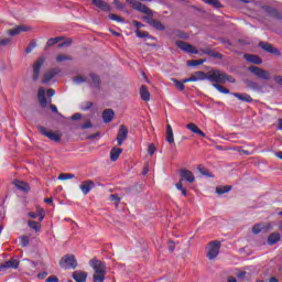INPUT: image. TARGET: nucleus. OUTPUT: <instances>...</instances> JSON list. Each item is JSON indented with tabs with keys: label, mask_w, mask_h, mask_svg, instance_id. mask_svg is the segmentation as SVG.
Instances as JSON below:
<instances>
[{
	"label": "nucleus",
	"mask_w": 282,
	"mask_h": 282,
	"mask_svg": "<svg viewBox=\"0 0 282 282\" xmlns=\"http://www.w3.org/2000/svg\"><path fill=\"white\" fill-rule=\"evenodd\" d=\"M59 265L64 270H76L78 268V261L74 254H66L61 259Z\"/></svg>",
	"instance_id": "f257e3e1"
},
{
	"label": "nucleus",
	"mask_w": 282,
	"mask_h": 282,
	"mask_svg": "<svg viewBox=\"0 0 282 282\" xmlns=\"http://www.w3.org/2000/svg\"><path fill=\"white\" fill-rule=\"evenodd\" d=\"M226 73H221L219 69H215L208 73L207 80L213 83V85H225Z\"/></svg>",
	"instance_id": "f03ea898"
},
{
	"label": "nucleus",
	"mask_w": 282,
	"mask_h": 282,
	"mask_svg": "<svg viewBox=\"0 0 282 282\" xmlns=\"http://www.w3.org/2000/svg\"><path fill=\"white\" fill-rule=\"evenodd\" d=\"M248 72L257 76V78H261L262 80H270V72L259 67V66H249Z\"/></svg>",
	"instance_id": "7ed1b4c3"
},
{
	"label": "nucleus",
	"mask_w": 282,
	"mask_h": 282,
	"mask_svg": "<svg viewBox=\"0 0 282 282\" xmlns=\"http://www.w3.org/2000/svg\"><path fill=\"white\" fill-rule=\"evenodd\" d=\"M37 131L41 133V135H44V138H48V140H52V142H61V134L52 132L43 126H37Z\"/></svg>",
	"instance_id": "20e7f679"
},
{
	"label": "nucleus",
	"mask_w": 282,
	"mask_h": 282,
	"mask_svg": "<svg viewBox=\"0 0 282 282\" xmlns=\"http://www.w3.org/2000/svg\"><path fill=\"white\" fill-rule=\"evenodd\" d=\"M45 65V57H40L36 62L33 63V75L32 82L36 83L39 76H41V68Z\"/></svg>",
	"instance_id": "39448f33"
},
{
	"label": "nucleus",
	"mask_w": 282,
	"mask_h": 282,
	"mask_svg": "<svg viewBox=\"0 0 282 282\" xmlns=\"http://www.w3.org/2000/svg\"><path fill=\"white\" fill-rule=\"evenodd\" d=\"M221 248V242L214 241L209 242V247L207 249V259H216V257L219 254V249Z\"/></svg>",
	"instance_id": "423d86ee"
},
{
	"label": "nucleus",
	"mask_w": 282,
	"mask_h": 282,
	"mask_svg": "<svg viewBox=\"0 0 282 282\" xmlns=\"http://www.w3.org/2000/svg\"><path fill=\"white\" fill-rule=\"evenodd\" d=\"M176 46H178V48L185 52L186 54H199V51H197L195 46L184 41H176Z\"/></svg>",
	"instance_id": "0eeeda50"
},
{
	"label": "nucleus",
	"mask_w": 282,
	"mask_h": 282,
	"mask_svg": "<svg viewBox=\"0 0 282 282\" xmlns=\"http://www.w3.org/2000/svg\"><path fill=\"white\" fill-rule=\"evenodd\" d=\"M90 268H93L94 272H107V264L96 258L89 261Z\"/></svg>",
	"instance_id": "6e6552de"
},
{
	"label": "nucleus",
	"mask_w": 282,
	"mask_h": 282,
	"mask_svg": "<svg viewBox=\"0 0 282 282\" xmlns=\"http://www.w3.org/2000/svg\"><path fill=\"white\" fill-rule=\"evenodd\" d=\"M128 135H129V129L127 128V126L121 124L119 127V131L117 134L118 147H122V144H124V140H127Z\"/></svg>",
	"instance_id": "1a4fd4ad"
},
{
	"label": "nucleus",
	"mask_w": 282,
	"mask_h": 282,
	"mask_svg": "<svg viewBox=\"0 0 282 282\" xmlns=\"http://www.w3.org/2000/svg\"><path fill=\"white\" fill-rule=\"evenodd\" d=\"M259 47L261 50H264V52H268V54H273L274 56H281V51H279L276 47L272 46V44L268 42H260Z\"/></svg>",
	"instance_id": "9d476101"
},
{
	"label": "nucleus",
	"mask_w": 282,
	"mask_h": 282,
	"mask_svg": "<svg viewBox=\"0 0 282 282\" xmlns=\"http://www.w3.org/2000/svg\"><path fill=\"white\" fill-rule=\"evenodd\" d=\"M19 264H20L19 260L11 259V260L6 261L4 263L0 264V271L6 272V270H10V268L12 270H17V269H19Z\"/></svg>",
	"instance_id": "9b49d317"
},
{
	"label": "nucleus",
	"mask_w": 282,
	"mask_h": 282,
	"mask_svg": "<svg viewBox=\"0 0 282 282\" xmlns=\"http://www.w3.org/2000/svg\"><path fill=\"white\" fill-rule=\"evenodd\" d=\"M180 175L183 182H188V184H193V182H195V175H193V172H191V170L182 169L180 171Z\"/></svg>",
	"instance_id": "f8f14e48"
},
{
	"label": "nucleus",
	"mask_w": 282,
	"mask_h": 282,
	"mask_svg": "<svg viewBox=\"0 0 282 282\" xmlns=\"http://www.w3.org/2000/svg\"><path fill=\"white\" fill-rule=\"evenodd\" d=\"M96 186V184L94 183V181L88 180V181H84L82 183V185L79 186L83 195H89L90 191Z\"/></svg>",
	"instance_id": "ddd939ff"
},
{
	"label": "nucleus",
	"mask_w": 282,
	"mask_h": 282,
	"mask_svg": "<svg viewBox=\"0 0 282 282\" xmlns=\"http://www.w3.org/2000/svg\"><path fill=\"white\" fill-rule=\"evenodd\" d=\"M30 30V28L25 26V25H18L13 29L7 30V34L9 36H17L19 34H21V32H28Z\"/></svg>",
	"instance_id": "4468645a"
},
{
	"label": "nucleus",
	"mask_w": 282,
	"mask_h": 282,
	"mask_svg": "<svg viewBox=\"0 0 282 282\" xmlns=\"http://www.w3.org/2000/svg\"><path fill=\"white\" fill-rule=\"evenodd\" d=\"M93 3L96 6V8L102 10V12H111V6L104 0H93Z\"/></svg>",
	"instance_id": "2eb2a0df"
},
{
	"label": "nucleus",
	"mask_w": 282,
	"mask_h": 282,
	"mask_svg": "<svg viewBox=\"0 0 282 282\" xmlns=\"http://www.w3.org/2000/svg\"><path fill=\"white\" fill-rule=\"evenodd\" d=\"M37 100H39L41 107H43V109H45V107H47V98L45 97V88H43V87L39 88Z\"/></svg>",
	"instance_id": "dca6fc26"
},
{
	"label": "nucleus",
	"mask_w": 282,
	"mask_h": 282,
	"mask_svg": "<svg viewBox=\"0 0 282 282\" xmlns=\"http://www.w3.org/2000/svg\"><path fill=\"white\" fill-rule=\"evenodd\" d=\"M232 96L242 102H254V99L246 93H234Z\"/></svg>",
	"instance_id": "f3484780"
},
{
	"label": "nucleus",
	"mask_w": 282,
	"mask_h": 282,
	"mask_svg": "<svg viewBox=\"0 0 282 282\" xmlns=\"http://www.w3.org/2000/svg\"><path fill=\"white\" fill-rule=\"evenodd\" d=\"M264 11L267 14H270V17H273V19H278V21H282V14L279 12V10L267 6L264 7Z\"/></svg>",
	"instance_id": "a211bd4d"
},
{
	"label": "nucleus",
	"mask_w": 282,
	"mask_h": 282,
	"mask_svg": "<svg viewBox=\"0 0 282 282\" xmlns=\"http://www.w3.org/2000/svg\"><path fill=\"white\" fill-rule=\"evenodd\" d=\"M134 10H137L138 12H142L143 14H153V11H151V9L149 7H147L145 4H142V2L137 1V3H134Z\"/></svg>",
	"instance_id": "6ab92c4d"
},
{
	"label": "nucleus",
	"mask_w": 282,
	"mask_h": 282,
	"mask_svg": "<svg viewBox=\"0 0 282 282\" xmlns=\"http://www.w3.org/2000/svg\"><path fill=\"white\" fill-rule=\"evenodd\" d=\"M139 94L141 96V100H143L144 102H149V100H151V93H149V88L147 87V85H142Z\"/></svg>",
	"instance_id": "aec40b11"
},
{
	"label": "nucleus",
	"mask_w": 282,
	"mask_h": 282,
	"mask_svg": "<svg viewBox=\"0 0 282 282\" xmlns=\"http://www.w3.org/2000/svg\"><path fill=\"white\" fill-rule=\"evenodd\" d=\"M72 276L76 282H87V272L85 271H75Z\"/></svg>",
	"instance_id": "412c9836"
},
{
	"label": "nucleus",
	"mask_w": 282,
	"mask_h": 282,
	"mask_svg": "<svg viewBox=\"0 0 282 282\" xmlns=\"http://www.w3.org/2000/svg\"><path fill=\"white\" fill-rule=\"evenodd\" d=\"M243 58L247 59L248 63H253V65H261V63H263V59L258 55L245 54Z\"/></svg>",
	"instance_id": "4be33fe9"
},
{
	"label": "nucleus",
	"mask_w": 282,
	"mask_h": 282,
	"mask_svg": "<svg viewBox=\"0 0 282 282\" xmlns=\"http://www.w3.org/2000/svg\"><path fill=\"white\" fill-rule=\"evenodd\" d=\"M113 116H116V113L113 112V110L111 109H106L102 112V120L106 124H109V122H111L113 120Z\"/></svg>",
	"instance_id": "5701e85b"
},
{
	"label": "nucleus",
	"mask_w": 282,
	"mask_h": 282,
	"mask_svg": "<svg viewBox=\"0 0 282 282\" xmlns=\"http://www.w3.org/2000/svg\"><path fill=\"white\" fill-rule=\"evenodd\" d=\"M200 52H203V54H206L207 56H210L212 58H218V61H221L224 58V55L213 51L212 48H204Z\"/></svg>",
	"instance_id": "b1692460"
},
{
	"label": "nucleus",
	"mask_w": 282,
	"mask_h": 282,
	"mask_svg": "<svg viewBox=\"0 0 282 282\" xmlns=\"http://www.w3.org/2000/svg\"><path fill=\"white\" fill-rule=\"evenodd\" d=\"M13 184L18 191H22V193H30V184L23 181H15Z\"/></svg>",
	"instance_id": "393cba45"
},
{
	"label": "nucleus",
	"mask_w": 282,
	"mask_h": 282,
	"mask_svg": "<svg viewBox=\"0 0 282 282\" xmlns=\"http://www.w3.org/2000/svg\"><path fill=\"white\" fill-rule=\"evenodd\" d=\"M186 127L189 131H192V133H196L197 135H200V138H206V133H204V131H202L197 124L188 123Z\"/></svg>",
	"instance_id": "a878e982"
},
{
	"label": "nucleus",
	"mask_w": 282,
	"mask_h": 282,
	"mask_svg": "<svg viewBox=\"0 0 282 282\" xmlns=\"http://www.w3.org/2000/svg\"><path fill=\"white\" fill-rule=\"evenodd\" d=\"M105 276H107V271H94L93 282H105Z\"/></svg>",
	"instance_id": "bb28decb"
},
{
	"label": "nucleus",
	"mask_w": 282,
	"mask_h": 282,
	"mask_svg": "<svg viewBox=\"0 0 282 282\" xmlns=\"http://www.w3.org/2000/svg\"><path fill=\"white\" fill-rule=\"evenodd\" d=\"M165 140L166 142H169V144H173V142H175V137L173 134V127H171V124L166 126Z\"/></svg>",
	"instance_id": "cd10ccee"
},
{
	"label": "nucleus",
	"mask_w": 282,
	"mask_h": 282,
	"mask_svg": "<svg viewBox=\"0 0 282 282\" xmlns=\"http://www.w3.org/2000/svg\"><path fill=\"white\" fill-rule=\"evenodd\" d=\"M279 241H281V234H279V232H272L268 237V245L269 246H274V243H279Z\"/></svg>",
	"instance_id": "c85d7f7f"
},
{
	"label": "nucleus",
	"mask_w": 282,
	"mask_h": 282,
	"mask_svg": "<svg viewBox=\"0 0 282 282\" xmlns=\"http://www.w3.org/2000/svg\"><path fill=\"white\" fill-rule=\"evenodd\" d=\"M122 155V149L120 148H112L110 151V161L111 162H117L118 158Z\"/></svg>",
	"instance_id": "c756f323"
},
{
	"label": "nucleus",
	"mask_w": 282,
	"mask_h": 282,
	"mask_svg": "<svg viewBox=\"0 0 282 282\" xmlns=\"http://www.w3.org/2000/svg\"><path fill=\"white\" fill-rule=\"evenodd\" d=\"M55 76L56 72L54 69L46 72L42 79L43 85H47V83H50V80H52V78H54Z\"/></svg>",
	"instance_id": "7c9ffc66"
},
{
	"label": "nucleus",
	"mask_w": 282,
	"mask_h": 282,
	"mask_svg": "<svg viewBox=\"0 0 282 282\" xmlns=\"http://www.w3.org/2000/svg\"><path fill=\"white\" fill-rule=\"evenodd\" d=\"M230 191H232V186L230 185L216 187L217 195H225V193H230Z\"/></svg>",
	"instance_id": "2f4dec72"
},
{
	"label": "nucleus",
	"mask_w": 282,
	"mask_h": 282,
	"mask_svg": "<svg viewBox=\"0 0 282 282\" xmlns=\"http://www.w3.org/2000/svg\"><path fill=\"white\" fill-rule=\"evenodd\" d=\"M28 226L29 228H31V230H34L35 232H39V230H41V221H34V220H29L28 221Z\"/></svg>",
	"instance_id": "473e14b6"
},
{
	"label": "nucleus",
	"mask_w": 282,
	"mask_h": 282,
	"mask_svg": "<svg viewBox=\"0 0 282 282\" xmlns=\"http://www.w3.org/2000/svg\"><path fill=\"white\" fill-rule=\"evenodd\" d=\"M90 78L93 80V87L100 89V77L96 73H90Z\"/></svg>",
	"instance_id": "72a5a7b5"
},
{
	"label": "nucleus",
	"mask_w": 282,
	"mask_h": 282,
	"mask_svg": "<svg viewBox=\"0 0 282 282\" xmlns=\"http://www.w3.org/2000/svg\"><path fill=\"white\" fill-rule=\"evenodd\" d=\"M202 1H204V3H207V6H212L216 10H219V8H224V6L221 4V2H219V0H202Z\"/></svg>",
	"instance_id": "f704fd0d"
},
{
	"label": "nucleus",
	"mask_w": 282,
	"mask_h": 282,
	"mask_svg": "<svg viewBox=\"0 0 282 282\" xmlns=\"http://www.w3.org/2000/svg\"><path fill=\"white\" fill-rule=\"evenodd\" d=\"M29 217H31V219H36V217H40L39 221H43V219H45V215H43V209H40L37 213L30 212Z\"/></svg>",
	"instance_id": "c9c22d12"
},
{
	"label": "nucleus",
	"mask_w": 282,
	"mask_h": 282,
	"mask_svg": "<svg viewBox=\"0 0 282 282\" xmlns=\"http://www.w3.org/2000/svg\"><path fill=\"white\" fill-rule=\"evenodd\" d=\"M195 78H196V82L197 80H208V74H206L205 72L203 70H198L194 74Z\"/></svg>",
	"instance_id": "e433bc0d"
},
{
	"label": "nucleus",
	"mask_w": 282,
	"mask_h": 282,
	"mask_svg": "<svg viewBox=\"0 0 282 282\" xmlns=\"http://www.w3.org/2000/svg\"><path fill=\"white\" fill-rule=\"evenodd\" d=\"M205 61L206 59H189V61H187V66L188 67H197L199 65H204Z\"/></svg>",
	"instance_id": "4c0bfd02"
},
{
	"label": "nucleus",
	"mask_w": 282,
	"mask_h": 282,
	"mask_svg": "<svg viewBox=\"0 0 282 282\" xmlns=\"http://www.w3.org/2000/svg\"><path fill=\"white\" fill-rule=\"evenodd\" d=\"M152 28H155V30H159L160 32H164V30H166V26L164 24H162V22L160 20H154V22H152Z\"/></svg>",
	"instance_id": "58836bf2"
},
{
	"label": "nucleus",
	"mask_w": 282,
	"mask_h": 282,
	"mask_svg": "<svg viewBox=\"0 0 282 282\" xmlns=\"http://www.w3.org/2000/svg\"><path fill=\"white\" fill-rule=\"evenodd\" d=\"M213 87H215V89L220 94H230V89L224 87L221 84H213Z\"/></svg>",
	"instance_id": "ea45409f"
},
{
	"label": "nucleus",
	"mask_w": 282,
	"mask_h": 282,
	"mask_svg": "<svg viewBox=\"0 0 282 282\" xmlns=\"http://www.w3.org/2000/svg\"><path fill=\"white\" fill-rule=\"evenodd\" d=\"M61 41H63V37L62 36H58V37H51L47 43H46V46L47 47H52V45H56L57 43H61Z\"/></svg>",
	"instance_id": "a19ab883"
},
{
	"label": "nucleus",
	"mask_w": 282,
	"mask_h": 282,
	"mask_svg": "<svg viewBox=\"0 0 282 282\" xmlns=\"http://www.w3.org/2000/svg\"><path fill=\"white\" fill-rule=\"evenodd\" d=\"M172 83H174L178 91H184V89H186V86H184V82H180L178 79L172 78Z\"/></svg>",
	"instance_id": "79ce46f5"
},
{
	"label": "nucleus",
	"mask_w": 282,
	"mask_h": 282,
	"mask_svg": "<svg viewBox=\"0 0 282 282\" xmlns=\"http://www.w3.org/2000/svg\"><path fill=\"white\" fill-rule=\"evenodd\" d=\"M135 34H137L138 39H153V37H151V35H149V32H147V31L137 30Z\"/></svg>",
	"instance_id": "37998d69"
},
{
	"label": "nucleus",
	"mask_w": 282,
	"mask_h": 282,
	"mask_svg": "<svg viewBox=\"0 0 282 282\" xmlns=\"http://www.w3.org/2000/svg\"><path fill=\"white\" fill-rule=\"evenodd\" d=\"M20 245L22 248H28V246H30V237L28 236L20 237Z\"/></svg>",
	"instance_id": "c03bdc74"
},
{
	"label": "nucleus",
	"mask_w": 282,
	"mask_h": 282,
	"mask_svg": "<svg viewBox=\"0 0 282 282\" xmlns=\"http://www.w3.org/2000/svg\"><path fill=\"white\" fill-rule=\"evenodd\" d=\"M108 19H110V21H117V23H123L124 19H122L120 15L115 14V13H110L108 15Z\"/></svg>",
	"instance_id": "a18cd8bd"
},
{
	"label": "nucleus",
	"mask_w": 282,
	"mask_h": 282,
	"mask_svg": "<svg viewBox=\"0 0 282 282\" xmlns=\"http://www.w3.org/2000/svg\"><path fill=\"white\" fill-rule=\"evenodd\" d=\"M63 61H74V57H72L69 55H57L56 56L57 63H63Z\"/></svg>",
	"instance_id": "49530a36"
},
{
	"label": "nucleus",
	"mask_w": 282,
	"mask_h": 282,
	"mask_svg": "<svg viewBox=\"0 0 282 282\" xmlns=\"http://www.w3.org/2000/svg\"><path fill=\"white\" fill-rule=\"evenodd\" d=\"M74 83H76V85H80L83 83H87V77H83V75H77L73 78Z\"/></svg>",
	"instance_id": "de8ad7c7"
},
{
	"label": "nucleus",
	"mask_w": 282,
	"mask_h": 282,
	"mask_svg": "<svg viewBox=\"0 0 282 282\" xmlns=\"http://www.w3.org/2000/svg\"><path fill=\"white\" fill-rule=\"evenodd\" d=\"M58 180H61V181L74 180V174L62 173V174L58 175Z\"/></svg>",
	"instance_id": "09e8293b"
},
{
	"label": "nucleus",
	"mask_w": 282,
	"mask_h": 282,
	"mask_svg": "<svg viewBox=\"0 0 282 282\" xmlns=\"http://www.w3.org/2000/svg\"><path fill=\"white\" fill-rule=\"evenodd\" d=\"M263 230V225L257 224L252 227V232L253 235H259Z\"/></svg>",
	"instance_id": "8fccbe9b"
},
{
	"label": "nucleus",
	"mask_w": 282,
	"mask_h": 282,
	"mask_svg": "<svg viewBox=\"0 0 282 282\" xmlns=\"http://www.w3.org/2000/svg\"><path fill=\"white\" fill-rule=\"evenodd\" d=\"M198 172L200 175H205L206 177H213V174H210V171L204 167H198Z\"/></svg>",
	"instance_id": "3c124183"
},
{
	"label": "nucleus",
	"mask_w": 282,
	"mask_h": 282,
	"mask_svg": "<svg viewBox=\"0 0 282 282\" xmlns=\"http://www.w3.org/2000/svg\"><path fill=\"white\" fill-rule=\"evenodd\" d=\"M143 21H145V23H148V25H153V22L155 21L154 19H153V14H151V15H145V17H143Z\"/></svg>",
	"instance_id": "603ef678"
},
{
	"label": "nucleus",
	"mask_w": 282,
	"mask_h": 282,
	"mask_svg": "<svg viewBox=\"0 0 282 282\" xmlns=\"http://www.w3.org/2000/svg\"><path fill=\"white\" fill-rule=\"evenodd\" d=\"M226 83L235 84V83H237V79H235V77H232V76H230V75L225 73V84Z\"/></svg>",
	"instance_id": "864d4df0"
},
{
	"label": "nucleus",
	"mask_w": 282,
	"mask_h": 282,
	"mask_svg": "<svg viewBox=\"0 0 282 282\" xmlns=\"http://www.w3.org/2000/svg\"><path fill=\"white\" fill-rule=\"evenodd\" d=\"M112 3L118 10H124V3L120 2V0H113Z\"/></svg>",
	"instance_id": "5fc2aeb1"
},
{
	"label": "nucleus",
	"mask_w": 282,
	"mask_h": 282,
	"mask_svg": "<svg viewBox=\"0 0 282 282\" xmlns=\"http://www.w3.org/2000/svg\"><path fill=\"white\" fill-rule=\"evenodd\" d=\"M156 151V148H155V144L151 143L149 147H148V153L149 155H153Z\"/></svg>",
	"instance_id": "6e6d98bb"
},
{
	"label": "nucleus",
	"mask_w": 282,
	"mask_h": 282,
	"mask_svg": "<svg viewBox=\"0 0 282 282\" xmlns=\"http://www.w3.org/2000/svg\"><path fill=\"white\" fill-rule=\"evenodd\" d=\"M110 202H115L116 204H120V197L118 194H111L110 195Z\"/></svg>",
	"instance_id": "4d7b16f0"
},
{
	"label": "nucleus",
	"mask_w": 282,
	"mask_h": 282,
	"mask_svg": "<svg viewBox=\"0 0 282 282\" xmlns=\"http://www.w3.org/2000/svg\"><path fill=\"white\" fill-rule=\"evenodd\" d=\"M34 47H36V44L30 43L29 46L25 48V54H31L32 50H34Z\"/></svg>",
	"instance_id": "13d9d810"
},
{
	"label": "nucleus",
	"mask_w": 282,
	"mask_h": 282,
	"mask_svg": "<svg viewBox=\"0 0 282 282\" xmlns=\"http://www.w3.org/2000/svg\"><path fill=\"white\" fill-rule=\"evenodd\" d=\"M248 87L250 88V89H259V84L258 83H256V82H249L248 83Z\"/></svg>",
	"instance_id": "bf43d9fd"
},
{
	"label": "nucleus",
	"mask_w": 282,
	"mask_h": 282,
	"mask_svg": "<svg viewBox=\"0 0 282 282\" xmlns=\"http://www.w3.org/2000/svg\"><path fill=\"white\" fill-rule=\"evenodd\" d=\"M91 127H94V124L91 123L90 120H88L86 123H83L80 126V129H91Z\"/></svg>",
	"instance_id": "052dcab7"
},
{
	"label": "nucleus",
	"mask_w": 282,
	"mask_h": 282,
	"mask_svg": "<svg viewBox=\"0 0 282 282\" xmlns=\"http://www.w3.org/2000/svg\"><path fill=\"white\" fill-rule=\"evenodd\" d=\"M11 41H12V39H10V37L2 39V40H0V45H2V46L9 45V43Z\"/></svg>",
	"instance_id": "680f3d73"
},
{
	"label": "nucleus",
	"mask_w": 282,
	"mask_h": 282,
	"mask_svg": "<svg viewBox=\"0 0 282 282\" xmlns=\"http://www.w3.org/2000/svg\"><path fill=\"white\" fill-rule=\"evenodd\" d=\"M175 186H176L177 191L184 189V181L182 178H180L178 183H176Z\"/></svg>",
	"instance_id": "e2e57ef3"
},
{
	"label": "nucleus",
	"mask_w": 282,
	"mask_h": 282,
	"mask_svg": "<svg viewBox=\"0 0 282 282\" xmlns=\"http://www.w3.org/2000/svg\"><path fill=\"white\" fill-rule=\"evenodd\" d=\"M46 282H58V278L56 275H51L46 279Z\"/></svg>",
	"instance_id": "0e129e2a"
},
{
	"label": "nucleus",
	"mask_w": 282,
	"mask_h": 282,
	"mask_svg": "<svg viewBox=\"0 0 282 282\" xmlns=\"http://www.w3.org/2000/svg\"><path fill=\"white\" fill-rule=\"evenodd\" d=\"M55 94H56V91H55L54 89H52V88H50V89L46 90V96H47L48 98H52V96H54Z\"/></svg>",
	"instance_id": "69168bd1"
},
{
	"label": "nucleus",
	"mask_w": 282,
	"mask_h": 282,
	"mask_svg": "<svg viewBox=\"0 0 282 282\" xmlns=\"http://www.w3.org/2000/svg\"><path fill=\"white\" fill-rule=\"evenodd\" d=\"M169 251L170 252H175V242L170 241V243H169Z\"/></svg>",
	"instance_id": "338daca9"
},
{
	"label": "nucleus",
	"mask_w": 282,
	"mask_h": 282,
	"mask_svg": "<svg viewBox=\"0 0 282 282\" xmlns=\"http://www.w3.org/2000/svg\"><path fill=\"white\" fill-rule=\"evenodd\" d=\"M274 80L278 85H281L282 86V76L281 75H278L274 77Z\"/></svg>",
	"instance_id": "774afa93"
}]
</instances>
